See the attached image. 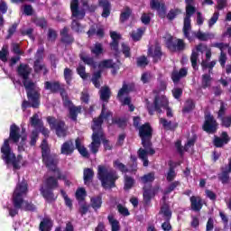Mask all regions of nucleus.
<instances>
[{
	"label": "nucleus",
	"mask_w": 231,
	"mask_h": 231,
	"mask_svg": "<svg viewBox=\"0 0 231 231\" xmlns=\"http://www.w3.org/2000/svg\"><path fill=\"white\" fill-rule=\"evenodd\" d=\"M159 122L166 131H176L178 129V123L172 124V121H168L166 118L161 117Z\"/></svg>",
	"instance_id": "nucleus-37"
},
{
	"label": "nucleus",
	"mask_w": 231,
	"mask_h": 231,
	"mask_svg": "<svg viewBox=\"0 0 231 231\" xmlns=\"http://www.w3.org/2000/svg\"><path fill=\"white\" fill-rule=\"evenodd\" d=\"M90 52L96 59H98L100 55H104V45L100 42H96L94 46L90 47Z\"/></svg>",
	"instance_id": "nucleus-38"
},
{
	"label": "nucleus",
	"mask_w": 231,
	"mask_h": 231,
	"mask_svg": "<svg viewBox=\"0 0 231 231\" xmlns=\"http://www.w3.org/2000/svg\"><path fill=\"white\" fill-rule=\"evenodd\" d=\"M33 69H34V73H41L42 69H43V75H47L48 73V69L46 68V65L41 64L40 59H36L34 60Z\"/></svg>",
	"instance_id": "nucleus-42"
},
{
	"label": "nucleus",
	"mask_w": 231,
	"mask_h": 231,
	"mask_svg": "<svg viewBox=\"0 0 231 231\" xmlns=\"http://www.w3.org/2000/svg\"><path fill=\"white\" fill-rule=\"evenodd\" d=\"M76 146L73 143V140H68L61 144L60 154L65 156H71L75 152Z\"/></svg>",
	"instance_id": "nucleus-25"
},
{
	"label": "nucleus",
	"mask_w": 231,
	"mask_h": 231,
	"mask_svg": "<svg viewBox=\"0 0 231 231\" xmlns=\"http://www.w3.org/2000/svg\"><path fill=\"white\" fill-rule=\"evenodd\" d=\"M99 97L102 102H109V99L111 98V88H109L108 86L102 87L99 90Z\"/></svg>",
	"instance_id": "nucleus-35"
},
{
	"label": "nucleus",
	"mask_w": 231,
	"mask_h": 231,
	"mask_svg": "<svg viewBox=\"0 0 231 231\" xmlns=\"http://www.w3.org/2000/svg\"><path fill=\"white\" fill-rule=\"evenodd\" d=\"M139 138L141 139V143L143 147H149L151 142H152V126L151 123H144L139 128Z\"/></svg>",
	"instance_id": "nucleus-11"
},
{
	"label": "nucleus",
	"mask_w": 231,
	"mask_h": 231,
	"mask_svg": "<svg viewBox=\"0 0 231 231\" xmlns=\"http://www.w3.org/2000/svg\"><path fill=\"white\" fill-rule=\"evenodd\" d=\"M70 12L71 17H74L76 20H72L70 28L72 32L76 33H81L84 30V27L80 24L79 21H82L86 17V9L79 7V0L70 1Z\"/></svg>",
	"instance_id": "nucleus-5"
},
{
	"label": "nucleus",
	"mask_w": 231,
	"mask_h": 231,
	"mask_svg": "<svg viewBox=\"0 0 231 231\" xmlns=\"http://www.w3.org/2000/svg\"><path fill=\"white\" fill-rule=\"evenodd\" d=\"M134 183H136L134 178L127 174L124 176V190H131L134 187Z\"/></svg>",
	"instance_id": "nucleus-40"
},
{
	"label": "nucleus",
	"mask_w": 231,
	"mask_h": 231,
	"mask_svg": "<svg viewBox=\"0 0 231 231\" xmlns=\"http://www.w3.org/2000/svg\"><path fill=\"white\" fill-rule=\"evenodd\" d=\"M111 116H113V113L107 110L106 104H103L100 115L93 119V125L91 126L93 134L104 135L102 125L104 124V120H108Z\"/></svg>",
	"instance_id": "nucleus-8"
},
{
	"label": "nucleus",
	"mask_w": 231,
	"mask_h": 231,
	"mask_svg": "<svg viewBox=\"0 0 231 231\" xmlns=\"http://www.w3.org/2000/svg\"><path fill=\"white\" fill-rule=\"evenodd\" d=\"M79 59L84 64H87V66H90V68H93L94 69H97V61H95L93 57L84 56V53H80Z\"/></svg>",
	"instance_id": "nucleus-41"
},
{
	"label": "nucleus",
	"mask_w": 231,
	"mask_h": 231,
	"mask_svg": "<svg viewBox=\"0 0 231 231\" xmlns=\"http://www.w3.org/2000/svg\"><path fill=\"white\" fill-rule=\"evenodd\" d=\"M129 93H131V88H129V85L125 83L123 84L122 88L119 89L117 93L118 100H121L124 95H129Z\"/></svg>",
	"instance_id": "nucleus-56"
},
{
	"label": "nucleus",
	"mask_w": 231,
	"mask_h": 231,
	"mask_svg": "<svg viewBox=\"0 0 231 231\" xmlns=\"http://www.w3.org/2000/svg\"><path fill=\"white\" fill-rule=\"evenodd\" d=\"M113 165H114L115 169H117V171H119L123 174H127V172H129L127 166H125V164L122 163L119 160L114 161Z\"/></svg>",
	"instance_id": "nucleus-53"
},
{
	"label": "nucleus",
	"mask_w": 231,
	"mask_h": 231,
	"mask_svg": "<svg viewBox=\"0 0 231 231\" xmlns=\"http://www.w3.org/2000/svg\"><path fill=\"white\" fill-rule=\"evenodd\" d=\"M97 180L101 181L103 189H115L118 175L113 169H108L106 165L97 166Z\"/></svg>",
	"instance_id": "nucleus-3"
},
{
	"label": "nucleus",
	"mask_w": 231,
	"mask_h": 231,
	"mask_svg": "<svg viewBox=\"0 0 231 231\" xmlns=\"http://www.w3.org/2000/svg\"><path fill=\"white\" fill-rule=\"evenodd\" d=\"M24 88L26 89L27 98L32 104V107L33 109H39V106H41V93L35 89V83L25 82Z\"/></svg>",
	"instance_id": "nucleus-10"
},
{
	"label": "nucleus",
	"mask_w": 231,
	"mask_h": 231,
	"mask_svg": "<svg viewBox=\"0 0 231 231\" xmlns=\"http://www.w3.org/2000/svg\"><path fill=\"white\" fill-rule=\"evenodd\" d=\"M112 124L117 125L119 129H125L127 127V119L122 117H113Z\"/></svg>",
	"instance_id": "nucleus-47"
},
{
	"label": "nucleus",
	"mask_w": 231,
	"mask_h": 231,
	"mask_svg": "<svg viewBox=\"0 0 231 231\" xmlns=\"http://www.w3.org/2000/svg\"><path fill=\"white\" fill-rule=\"evenodd\" d=\"M230 142V136H228V133L222 132L220 137L215 136L213 144L215 147L221 148L224 145H226Z\"/></svg>",
	"instance_id": "nucleus-26"
},
{
	"label": "nucleus",
	"mask_w": 231,
	"mask_h": 231,
	"mask_svg": "<svg viewBox=\"0 0 231 231\" xmlns=\"http://www.w3.org/2000/svg\"><path fill=\"white\" fill-rule=\"evenodd\" d=\"M42 163L49 171L56 172L57 174L60 172V170L57 167L59 165V156L56 153H51L48 144L42 146Z\"/></svg>",
	"instance_id": "nucleus-6"
},
{
	"label": "nucleus",
	"mask_w": 231,
	"mask_h": 231,
	"mask_svg": "<svg viewBox=\"0 0 231 231\" xmlns=\"http://www.w3.org/2000/svg\"><path fill=\"white\" fill-rule=\"evenodd\" d=\"M231 173V157L228 159L227 167H221L220 172L217 174L218 181H221L222 185H228L230 183Z\"/></svg>",
	"instance_id": "nucleus-18"
},
{
	"label": "nucleus",
	"mask_w": 231,
	"mask_h": 231,
	"mask_svg": "<svg viewBox=\"0 0 231 231\" xmlns=\"http://www.w3.org/2000/svg\"><path fill=\"white\" fill-rule=\"evenodd\" d=\"M192 29V26L190 25V18L184 17V25H183V35L185 39H188L189 42H192L194 41V38L190 36V30Z\"/></svg>",
	"instance_id": "nucleus-30"
},
{
	"label": "nucleus",
	"mask_w": 231,
	"mask_h": 231,
	"mask_svg": "<svg viewBox=\"0 0 231 231\" xmlns=\"http://www.w3.org/2000/svg\"><path fill=\"white\" fill-rule=\"evenodd\" d=\"M159 214L162 215L165 219V222L162 224V229L163 231L172 230V225H171V219H172V211L171 210V207L169 204H167V202H164L162 205Z\"/></svg>",
	"instance_id": "nucleus-13"
},
{
	"label": "nucleus",
	"mask_w": 231,
	"mask_h": 231,
	"mask_svg": "<svg viewBox=\"0 0 231 231\" xmlns=\"http://www.w3.org/2000/svg\"><path fill=\"white\" fill-rule=\"evenodd\" d=\"M90 207L97 212L102 208V195H97L90 199Z\"/></svg>",
	"instance_id": "nucleus-39"
},
{
	"label": "nucleus",
	"mask_w": 231,
	"mask_h": 231,
	"mask_svg": "<svg viewBox=\"0 0 231 231\" xmlns=\"http://www.w3.org/2000/svg\"><path fill=\"white\" fill-rule=\"evenodd\" d=\"M148 55L152 57L153 64H158L162 60V57H165V52L162 51V46L156 43L153 50H148Z\"/></svg>",
	"instance_id": "nucleus-22"
},
{
	"label": "nucleus",
	"mask_w": 231,
	"mask_h": 231,
	"mask_svg": "<svg viewBox=\"0 0 231 231\" xmlns=\"http://www.w3.org/2000/svg\"><path fill=\"white\" fill-rule=\"evenodd\" d=\"M219 129V124L217 120L212 116V114L205 115L202 130L208 134H216Z\"/></svg>",
	"instance_id": "nucleus-12"
},
{
	"label": "nucleus",
	"mask_w": 231,
	"mask_h": 231,
	"mask_svg": "<svg viewBox=\"0 0 231 231\" xmlns=\"http://www.w3.org/2000/svg\"><path fill=\"white\" fill-rule=\"evenodd\" d=\"M150 6L152 10L157 11V14L161 19H165L167 8L165 7L164 3L161 4L159 0H151Z\"/></svg>",
	"instance_id": "nucleus-23"
},
{
	"label": "nucleus",
	"mask_w": 231,
	"mask_h": 231,
	"mask_svg": "<svg viewBox=\"0 0 231 231\" xmlns=\"http://www.w3.org/2000/svg\"><path fill=\"white\" fill-rule=\"evenodd\" d=\"M63 106L69 111V118H70L72 122H77L79 115L82 113V106H75V104H73V101L69 99V97H66V98H64Z\"/></svg>",
	"instance_id": "nucleus-14"
},
{
	"label": "nucleus",
	"mask_w": 231,
	"mask_h": 231,
	"mask_svg": "<svg viewBox=\"0 0 231 231\" xmlns=\"http://www.w3.org/2000/svg\"><path fill=\"white\" fill-rule=\"evenodd\" d=\"M169 170L166 175L167 181H174V178H176V163L172 162V161H170L168 162Z\"/></svg>",
	"instance_id": "nucleus-36"
},
{
	"label": "nucleus",
	"mask_w": 231,
	"mask_h": 231,
	"mask_svg": "<svg viewBox=\"0 0 231 231\" xmlns=\"http://www.w3.org/2000/svg\"><path fill=\"white\" fill-rule=\"evenodd\" d=\"M26 194H28V181L23 179L21 182L16 184L13 193V205L14 208H9V216L11 217H15L19 214V210L23 208Z\"/></svg>",
	"instance_id": "nucleus-2"
},
{
	"label": "nucleus",
	"mask_w": 231,
	"mask_h": 231,
	"mask_svg": "<svg viewBox=\"0 0 231 231\" xmlns=\"http://www.w3.org/2000/svg\"><path fill=\"white\" fill-rule=\"evenodd\" d=\"M220 125L222 127H231V115L222 117V119H220Z\"/></svg>",
	"instance_id": "nucleus-64"
},
{
	"label": "nucleus",
	"mask_w": 231,
	"mask_h": 231,
	"mask_svg": "<svg viewBox=\"0 0 231 231\" xmlns=\"http://www.w3.org/2000/svg\"><path fill=\"white\" fill-rule=\"evenodd\" d=\"M130 163L128 164L130 173L138 171V157L136 155L130 156Z\"/></svg>",
	"instance_id": "nucleus-44"
},
{
	"label": "nucleus",
	"mask_w": 231,
	"mask_h": 231,
	"mask_svg": "<svg viewBox=\"0 0 231 231\" xmlns=\"http://www.w3.org/2000/svg\"><path fill=\"white\" fill-rule=\"evenodd\" d=\"M16 71L18 73V77H21V79H23V86H24V83L28 84L30 82H33V81L28 80V79H30V74L32 73V69H30L29 64L21 63L18 66Z\"/></svg>",
	"instance_id": "nucleus-20"
},
{
	"label": "nucleus",
	"mask_w": 231,
	"mask_h": 231,
	"mask_svg": "<svg viewBox=\"0 0 231 231\" xmlns=\"http://www.w3.org/2000/svg\"><path fill=\"white\" fill-rule=\"evenodd\" d=\"M63 77L66 84L71 86V80H73V70L69 68H65L63 70Z\"/></svg>",
	"instance_id": "nucleus-50"
},
{
	"label": "nucleus",
	"mask_w": 231,
	"mask_h": 231,
	"mask_svg": "<svg viewBox=\"0 0 231 231\" xmlns=\"http://www.w3.org/2000/svg\"><path fill=\"white\" fill-rule=\"evenodd\" d=\"M47 122L51 131L54 130L56 132L58 138H66L68 136V126H66L64 121L58 120L54 116H48Z\"/></svg>",
	"instance_id": "nucleus-9"
},
{
	"label": "nucleus",
	"mask_w": 231,
	"mask_h": 231,
	"mask_svg": "<svg viewBox=\"0 0 231 231\" xmlns=\"http://www.w3.org/2000/svg\"><path fill=\"white\" fill-rule=\"evenodd\" d=\"M60 42H62V44H65V46H71V44L75 42V37H73L72 34L61 36Z\"/></svg>",
	"instance_id": "nucleus-58"
},
{
	"label": "nucleus",
	"mask_w": 231,
	"mask_h": 231,
	"mask_svg": "<svg viewBox=\"0 0 231 231\" xmlns=\"http://www.w3.org/2000/svg\"><path fill=\"white\" fill-rule=\"evenodd\" d=\"M77 73L83 80H88L89 78V74L86 73V67L82 64H79L77 68Z\"/></svg>",
	"instance_id": "nucleus-59"
},
{
	"label": "nucleus",
	"mask_w": 231,
	"mask_h": 231,
	"mask_svg": "<svg viewBox=\"0 0 231 231\" xmlns=\"http://www.w3.org/2000/svg\"><path fill=\"white\" fill-rule=\"evenodd\" d=\"M59 174L57 173V178L54 176H49L44 180V185H41L40 192L42 198L47 201V203H53L57 199L53 190L59 189Z\"/></svg>",
	"instance_id": "nucleus-4"
},
{
	"label": "nucleus",
	"mask_w": 231,
	"mask_h": 231,
	"mask_svg": "<svg viewBox=\"0 0 231 231\" xmlns=\"http://www.w3.org/2000/svg\"><path fill=\"white\" fill-rule=\"evenodd\" d=\"M216 60H212L210 62L207 60H202L201 62V68L203 70L205 69H214V67L216 66Z\"/></svg>",
	"instance_id": "nucleus-63"
},
{
	"label": "nucleus",
	"mask_w": 231,
	"mask_h": 231,
	"mask_svg": "<svg viewBox=\"0 0 231 231\" xmlns=\"http://www.w3.org/2000/svg\"><path fill=\"white\" fill-rule=\"evenodd\" d=\"M104 135H100L98 134H92V142L88 145L90 152L92 154H97L98 152V149H100V145H102V140Z\"/></svg>",
	"instance_id": "nucleus-24"
},
{
	"label": "nucleus",
	"mask_w": 231,
	"mask_h": 231,
	"mask_svg": "<svg viewBox=\"0 0 231 231\" xmlns=\"http://www.w3.org/2000/svg\"><path fill=\"white\" fill-rule=\"evenodd\" d=\"M143 36V30L137 29V31H133L131 33V37L133 41L135 42L142 40V37Z\"/></svg>",
	"instance_id": "nucleus-62"
},
{
	"label": "nucleus",
	"mask_w": 231,
	"mask_h": 231,
	"mask_svg": "<svg viewBox=\"0 0 231 231\" xmlns=\"http://www.w3.org/2000/svg\"><path fill=\"white\" fill-rule=\"evenodd\" d=\"M107 220L109 225L111 226V231H120V221L115 218V216L108 215Z\"/></svg>",
	"instance_id": "nucleus-43"
},
{
	"label": "nucleus",
	"mask_w": 231,
	"mask_h": 231,
	"mask_svg": "<svg viewBox=\"0 0 231 231\" xmlns=\"http://www.w3.org/2000/svg\"><path fill=\"white\" fill-rule=\"evenodd\" d=\"M75 196H76L77 201H79V203H82L86 201V197L88 196V192L86 191V189L79 188L76 190Z\"/></svg>",
	"instance_id": "nucleus-46"
},
{
	"label": "nucleus",
	"mask_w": 231,
	"mask_h": 231,
	"mask_svg": "<svg viewBox=\"0 0 231 231\" xmlns=\"http://www.w3.org/2000/svg\"><path fill=\"white\" fill-rule=\"evenodd\" d=\"M196 107V104H194V100L188 99L184 105V107L182 108V113L187 114L190 113L191 111H194Z\"/></svg>",
	"instance_id": "nucleus-52"
},
{
	"label": "nucleus",
	"mask_w": 231,
	"mask_h": 231,
	"mask_svg": "<svg viewBox=\"0 0 231 231\" xmlns=\"http://www.w3.org/2000/svg\"><path fill=\"white\" fill-rule=\"evenodd\" d=\"M210 86H212V77L210 74H203L201 81L202 89H207V88H210Z\"/></svg>",
	"instance_id": "nucleus-51"
},
{
	"label": "nucleus",
	"mask_w": 231,
	"mask_h": 231,
	"mask_svg": "<svg viewBox=\"0 0 231 231\" xmlns=\"http://www.w3.org/2000/svg\"><path fill=\"white\" fill-rule=\"evenodd\" d=\"M19 140H21L20 143ZM26 140H28V135L26 134L21 135V128L15 124L11 125L9 137L4 140L0 152H2V160H4L5 165H13L14 171H19L21 169L23 155L18 154L16 156L14 153V150H12V147L10 146V142H13V143H19L18 150L24 151Z\"/></svg>",
	"instance_id": "nucleus-1"
},
{
	"label": "nucleus",
	"mask_w": 231,
	"mask_h": 231,
	"mask_svg": "<svg viewBox=\"0 0 231 231\" xmlns=\"http://www.w3.org/2000/svg\"><path fill=\"white\" fill-rule=\"evenodd\" d=\"M99 6L103 8L102 17L107 18L111 15V3H109V0H99Z\"/></svg>",
	"instance_id": "nucleus-33"
},
{
	"label": "nucleus",
	"mask_w": 231,
	"mask_h": 231,
	"mask_svg": "<svg viewBox=\"0 0 231 231\" xmlns=\"http://www.w3.org/2000/svg\"><path fill=\"white\" fill-rule=\"evenodd\" d=\"M132 14L133 10H131V7H125V12H122L120 14V22L125 23V21L129 20V17H131Z\"/></svg>",
	"instance_id": "nucleus-54"
},
{
	"label": "nucleus",
	"mask_w": 231,
	"mask_h": 231,
	"mask_svg": "<svg viewBox=\"0 0 231 231\" xmlns=\"http://www.w3.org/2000/svg\"><path fill=\"white\" fill-rule=\"evenodd\" d=\"M166 46L171 51H183L187 48V44L183 39H175L173 36H170L166 40Z\"/></svg>",
	"instance_id": "nucleus-16"
},
{
	"label": "nucleus",
	"mask_w": 231,
	"mask_h": 231,
	"mask_svg": "<svg viewBox=\"0 0 231 231\" xmlns=\"http://www.w3.org/2000/svg\"><path fill=\"white\" fill-rule=\"evenodd\" d=\"M93 178H95V171L91 168H86L83 171V180L85 185L93 183Z\"/></svg>",
	"instance_id": "nucleus-34"
},
{
	"label": "nucleus",
	"mask_w": 231,
	"mask_h": 231,
	"mask_svg": "<svg viewBox=\"0 0 231 231\" xmlns=\"http://www.w3.org/2000/svg\"><path fill=\"white\" fill-rule=\"evenodd\" d=\"M100 79H102V70H97L93 73L91 82L97 89L100 88Z\"/></svg>",
	"instance_id": "nucleus-49"
},
{
	"label": "nucleus",
	"mask_w": 231,
	"mask_h": 231,
	"mask_svg": "<svg viewBox=\"0 0 231 231\" xmlns=\"http://www.w3.org/2000/svg\"><path fill=\"white\" fill-rule=\"evenodd\" d=\"M162 107L166 109V115L168 118H172V110L171 107H169V100L164 95L160 96V94H157L153 100V106H148L147 110L149 115L152 116L154 115V111L157 113H162Z\"/></svg>",
	"instance_id": "nucleus-7"
},
{
	"label": "nucleus",
	"mask_w": 231,
	"mask_h": 231,
	"mask_svg": "<svg viewBox=\"0 0 231 231\" xmlns=\"http://www.w3.org/2000/svg\"><path fill=\"white\" fill-rule=\"evenodd\" d=\"M156 180L154 172H149L144 174L143 176L140 177V181L143 185H147V183H152Z\"/></svg>",
	"instance_id": "nucleus-48"
},
{
	"label": "nucleus",
	"mask_w": 231,
	"mask_h": 231,
	"mask_svg": "<svg viewBox=\"0 0 231 231\" xmlns=\"http://www.w3.org/2000/svg\"><path fill=\"white\" fill-rule=\"evenodd\" d=\"M44 88L47 91H51V93H60L62 102L66 97H68V92H66V88L63 84H60L59 81H45Z\"/></svg>",
	"instance_id": "nucleus-15"
},
{
	"label": "nucleus",
	"mask_w": 231,
	"mask_h": 231,
	"mask_svg": "<svg viewBox=\"0 0 231 231\" xmlns=\"http://www.w3.org/2000/svg\"><path fill=\"white\" fill-rule=\"evenodd\" d=\"M137 68H146L149 66V60L145 56H140L136 58Z\"/></svg>",
	"instance_id": "nucleus-61"
},
{
	"label": "nucleus",
	"mask_w": 231,
	"mask_h": 231,
	"mask_svg": "<svg viewBox=\"0 0 231 231\" xmlns=\"http://www.w3.org/2000/svg\"><path fill=\"white\" fill-rule=\"evenodd\" d=\"M75 145L77 151L83 156V158H89V152H88V148L82 145V141L80 137H77L75 140Z\"/></svg>",
	"instance_id": "nucleus-32"
},
{
	"label": "nucleus",
	"mask_w": 231,
	"mask_h": 231,
	"mask_svg": "<svg viewBox=\"0 0 231 231\" xmlns=\"http://www.w3.org/2000/svg\"><path fill=\"white\" fill-rule=\"evenodd\" d=\"M181 183L179 180H175L171 182L164 190V195L168 196V194H171V192H173V190H176L177 187H180Z\"/></svg>",
	"instance_id": "nucleus-60"
},
{
	"label": "nucleus",
	"mask_w": 231,
	"mask_h": 231,
	"mask_svg": "<svg viewBox=\"0 0 231 231\" xmlns=\"http://www.w3.org/2000/svg\"><path fill=\"white\" fill-rule=\"evenodd\" d=\"M110 37L112 39V42H110V50H112V51H115L116 53H118V46L120 44L119 41L122 36H120V34H118L116 32H111Z\"/></svg>",
	"instance_id": "nucleus-29"
},
{
	"label": "nucleus",
	"mask_w": 231,
	"mask_h": 231,
	"mask_svg": "<svg viewBox=\"0 0 231 231\" xmlns=\"http://www.w3.org/2000/svg\"><path fill=\"white\" fill-rule=\"evenodd\" d=\"M181 14V9H171L168 13V14H165V17H167V19L169 21H174V19H176V17H178V15H180Z\"/></svg>",
	"instance_id": "nucleus-55"
},
{
	"label": "nucleus",
	"mask_w": 231,
	"mask_h": 231,
	"mask_svg": "<svg viewBox=\"0 0 231 231\" xmlns=\"http://www.w3.org/2000/svg\"><path fill=\"white\" fill-rule=\"evenodd\" d=\"M190 208L193 212H199L203 208V199L199 196H191L189 198Z\"/></svg>",
	"instance_id": "nucleus-27"
},
{
	"label": "nucleus",
	"mask_w": 231,
	"mask_h": 231,
	"mask_svg": "<svg viewBox=\"0 0 231 231\" xmlns=\"http://www.w3.org/2000/svg\"><path fill=\"white\" fill-rule=\"evenodd\" d=\"M188 71L187 69L182 68L180 69V71L178 70H173L171 72V80L174 84H178V82H180V80H181V79H183L186 75H187Z\"/></svg>",
	"instance_id": "nucleus-31"
},
{
	"label": "nucleus",
	"mask_w": 231,
	"mask_h": 231,
	"mask_svg": "<svg viewBox=\"0 0 231 231\" xmlns=\"http://www.w3.org/2000/svg\"><path fill=\"white\" fill-rule=\"evenodd\" d=\"M87 35H88V37H93V35H97L98 39H104L106 32H104L103 27H98L97 24H92L89 30L87 32Z\"/></svg>",
	"instance_id": "nucleus-28"
},
{
	"label": "nucleus",
	"mask_w": 231,
	"mask_h": 231,
	"mask_svg": "<svg viewBox=\"0 0 231 231\" xmlns=\"http://www.w3.org/2000/svg\"><path fill=\"white\" fill-rule=\"evenodd\" d=\"M160 191V186H154L152 188L143 187V198L144 205H150L151 200L158 192Z\"/></svg>",
	"instance_id": "nucleus-21"
},
{
	"label": "nucleus",
	"mask_w": 231,
	"mask_h": 231,
	"mask_svg": "<svg viewBox=\"0 0 231 231\" xmlns=\"http://www.w3.org/2000/svg\"><path fill=\"white\" fill-rule=\"evenodd\" d=\"M208 50V46H207V44H203V43H199L196 46V51H192L191 55H190V62H191V66L193 68V69L195 71H198V69H199V68L198 67V59H199V53H203L204 51H207Z\"/></svg>",
	"instance_id": "nucleus-17"
},
{
	"label": "nucleus",
	"mask_w": 231,
	"mask_h": 231,
	"mask_svg": "<svg viewBox=\"0 0 231 231\" xmlns=\"http://www.w3.org/2000/svg\"><path fill=\"white\" fill-rule=\"evenodd\" d=\"M99 69H112V75H116L118 69H120V65L116 63L113 59L103 60L98 63Z\"/></svg>",
	"instance_id": "nucleus-19"
},
{
	"label": "nucleus",
	"mask_w": 231,
	"mask_h": 231,
	"mask_svg": "<svg viewBox=\"0 0 231 231\" xmlns=\"http://www.w3.org/2000/svg\"><path fill=\"white\" fill-rule=\"evenodd\" d=\"M51 226H53L51 219L45 217L41 221L39 229L41 231H51Z\"/></svg>",
	"instance_id": "nucleus-45"
},
{
	"label": "nucleus",
	"mask_w": 231,
	"mask_h": 231,
	"mask_svg": "<svg viewBox=\"0 0 231 231\" xmlns=\"http://www.w3.org/2000/svg\"><path fill=\"white\" fill-rule=\"evenodd\" d=\"M30 124L32 127H42V121L39 119V115L34 114L31 118H30Z\"/></svg>",
	"instance_id": "nucleus-57"
}]
</instances>
